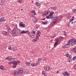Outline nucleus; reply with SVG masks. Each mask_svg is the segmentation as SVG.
<instances>
[{
  "label": "nucleus",
  "mask_w": 76,
  "mask_h": 76,
  "mask_svg": "<svg viewBox=\"0 0 76 76\" xmlns=\"http://www.w3.org/2000/svg\"><path fill=\"white\" fill-rule=\"evenodd\" d=\"M42 75H44L45 76H47V75H46V72L44 71H43L42 72Z\"/></svg>",
  "instance_id": "6ab92c4d"
},
{
  "label": "nucleus",
  "mask_w": 76,
  "mask_h": 76,
  "mask_svg": "<svg viewBox=\"0 0 76 76\" xmlns=\"http://www.w3.org/2000/svg\"><path fill=\"white\" fill-rule=\"evenodd\" d=\"M73 20H74V19L71 18L69 22H72V21H73Z\"/></svg>",
  "instance_id": "473e14b6"
},
{
  "label": "nucleus",
  "mask_w": 76,
  "mask_h": 76,
  "mask_svg": "<svg viewBox=\"0 0 76 76\" xmlns=\"http://www.w3.org/2000/svg\"><path fill=\"white\" fill-rule=\"evenodd\" d=\"M56 36V35H55L54 36H51V37H52V38H54V37H55Z\"/></svg>",
  "instance_id": "a19ab883"
},
{
  "label": "nucleus",
  "mask_w": 76,
  "mask_h": 76,
  "mask_svg": "<svg viewBox=\"0 0 76 76\" xmlns=\"http://www.w3.org/2000/svg\"><path fill=\"white\" fill-rule=\"evenodd\" d=\"M30 37H31V38H34V37H35V35L32 34V35H30Z\"/></svg>",
  "instance_id": "5701e85b"
},
{
  "label": "nucleus",
  "mask_w": 76,
  "mask_h": 76,
  "mask_svg": "<svg viewBox=\"0 0 76 76\" xmlns=\"http://www.w3.org/2000/svg\"><path fill=\"white\" fill-rule=\"evenodd\" d=\"M59 18H60V19H62V16L61 15H60L59 16Z\"/></svg>",
  "instance_id": "c9c22d12"
},
{
  "label": "nucleus",
  "mask_w": 76,
  "mask_h": 76,
  "mask_svg": "<svg viewBox=\"0 0 76 76\" xmlns=\"http://www.w3.org/2000/svg\"><path fill=\"white\" fill-rule=\"evenodd\" d=\"M31 16V18H34V15H32Z\"/></svg>",
  "instance_id": "603ef678"
},
{
  "label": "nucleus",
  "mask_w": 76,
  "mask_h": 76,
  "mask_svg": "<svg viewBox=\"0 0 76 76\" xmlns=\"http://www.w3.org/2000/svg\"><path fill=\"white\" fill-rule=\"evenodd\" d=\"M10 57H7L6 58H5V60H9V61H10Z\"/></svg>",
  "instance_id": "393cba45"
},
{
  "label": "nucleus",
  "mask_w": 76,
  "mask_h": 76,
  "mask_svg": "<svg viewBox=\"0 0 76 76\" xmlns=\"http://www.w3.org/2000/svg\"><path fill=\"white\" fill-rule=\"evenodd\" d=\"M51 10H56V7H52L51 8Z\"/></svg>",
  "instance_id": "4be33fe9"
},
{
  "label": "nucleus",
  "mask_w": 76,
  "mask_h": 76,
  "mask_svg": "<svg viewBox=\"0 0 76 76\" xmlns=\"http://www.w3.org/2000/svg\"><path fill=\"white\" fill-rule=\"evenodd\" d=\"M18 56H19V57H20V54H19V55H18Z\"/></svg>",
  "instance_id": "4d7b16f0"
},
{
  "label": "nucleus",
  "mask_w": 76,
  "mask_h": 76,
  "mask_svg": "<svg viewBox=\"0 0 76 76\" xmlns=\"http://www.w3.org/2000/svg\"><path fill=\"white\" fill-rule=\"evenodd\" d=\"M35 31H36L35 29H34L32 31V34H35Z\"/></svg>",
  "instance_id": "b1692460"
},
{
  "label": "nucleus",
  "mask_w": 76,
  "mask_h": 76,
  "mask_svg": "<svg viewBox=\"0 0 76 76\" xmlns=\"http://www.w3.org/2000/svg\"><path fill=\"white\" fill-rule=\"evenodd\" d=\"M73 60L75 61V60H76V56H74L73 58Z\"/></svg>",
  "instance_id": "7c9ffc66"
},
{
  "label": "nucleus",
  "mask_w": 76,
  "mask_h": 76,
  "mask_svg": "<svg viewBox=\"0 0 76 76\" xmlns=\"http://www.w3.org/2000/svg\"><path fill=\"white\" fill-rule=\"evenodd\" d=\"M19 30L18 28V27L16 26V28H14L12 31V34H16V35L19 34Z\"/></svg>",
  "instance_id": "20e7f679"
},
{
  "label": "nucleus",
  "mask_w": 76,
  "mask_h": 76,
  "mask_svg": "<svg viewBox=\"0 0 76 76\" xmlns=\"http://www.w3.org/2000/svg\"><path fill=\"white\" fill-rule=\"evenodd\" d=\"M66 56L68 57V58H69V62H70L72 61V56L70 55L69 54V53L66 54Z\"/></svg>",
  "instance_id": "0eeeda50"
},
{
  "label": "nucleus",
  "mask_w": 76,
  "mask_h": 76,
  "mask_svg": "<svg viewBox=\"0 0 76 76\" xmlns=\"http://www.w3.org/2000/svg\"><path fill=\"white\" fill-rule=\"evenodd\" d=\"M18 74H19V71H16L15 70L14 72V76H16V75H17Z\"/></svg>",
  "instance_id": "4468645a"
},
{
  "label": "nucleus",
  "mask_w": 76,
  "mask_h": 76,
  "mask_svg": "<svg viewBox=\"0 0 76 76\" xmlns=\"http://www.w3.org/2000/svg\"><path fill=\"white\" fill-rule=\"evenodd\" d=\"M23 10V9H21V10Z\"/></svg>",
  "instance_id": "338daca9"
},
{
  "label": "nucleus",
  "mask_w": 76,
  "mask_h": 76,
  "mask_svg": "<svg viewBox=\"0 0 76 76\" xmlns=\"http://www.w3.org/2000/svg\"><path fill=\"white\" fill-rule=\"evenodd\" d=\"M49 13L48 11H45L44 13L42 15L43 16H47V15H48Z\"/></svg>",
  "instance_id": "9d476101"
},
{
  "label": "nucleus",
  "mask_w": 76,
  "mask_h": 76,
  "mask_svg": "<svg viewBox=\"0 0 76 76\" xmlns=\"http://www.w3.org/2000/svg\"><path fill=\"white\" fill-rule=\"evenodd\" d=\"M41 35V32L39 30H38L37 32L36 38L32 40V42H36L38 41V39Z\"/></svg>",
  "instance_id": "7ed1b4c3"
},
{
  "label": "nucleus",
  "mask_w": 76,
  "mask_h": 76,
  "mask_svg": "<svg viewBox=\"0 0 76 76\" xmlns=\"http://www.w3.org/2000/svg\"><path fill=\"white\" fill-rule=\"evenodd\" d=\"M20 27L21 28H25L26 27V26H25V24H23L22 25H20Z\"/></svg>",
  "instance_id": "a211bd4d"
},
{
  "label": "nucleus",
  "mask_w": 76,
  "mask_h": 76,
  "mask_svg": "<svg viewBox=\"0 0 76 76\" xmlns=\"http://www.w3.org/2000/svg\"><path fill=\"white\" fill-rule=\"evenodd\" d=\"M4 68V67H3V66L2 65H1L0 66V69H1V68Z\"/></svg>",
  "instance_id": "f704fd0d"
},
{
  "label": "nucleus",
  "mask_w": 76,
  "mask_h": 76,
  "mask_svg": "<svg viewBox=\"0 0 76 76\" xmlns=\"http://www.w3.org/2000/svg\"><path fill=\"white\" fill-rule=\"evenodd\" d=\"M72 19H74V18H75V16H73L72 17Z\"/></svg>",
  "instance_id": "5fc2aeb1"
},
{
  "label": "nucleus",
  "mask_w": 76,
  "mask_h": 76,
  "mask_svg": "<svg viewBox=\"0 0 76 76\" xmlns=\"http://www.w3.org/2000/svg\"><path fill=\"white\" fill-rule=\"evenodd\" d=\"M29 32L28 31H22L20 32V34H28Z\"/></svg>",
  "instance_id": "f8f14e48"
},
{
  "label": "nucleus",
  "mask_w": 76,
  "mask_h": 76,
  "mask_svg": "<svg viewBox=\"0 0 76 76\" xmlns=\"http://www.w3.org/2000/svg\"><path fill=\"white\" fill-rule=\"evenodd\" d=\"M8 49L9 50H12V47L10 46H9L8 47Z\"/></svg>",
  "instance_id": "c85d7f7f"
},
{
  "label": "nucleus",
  "mask_w": 76,
  "mask_h": 76,
  "mask_svg": "<svg viewBox=\"0 0 76 76\" xmlns=\"http://www.w3.org/2000/svg\"><path fill=\"white\" fill-rule=\"evenodd\" d=\"M63 75L64 76H70V74L69 73H67V72H65L62 73Z\"/></svg>",
  "instance_id": "1a4fd4ad"
},
{
  "label": "nucleus",
  "mask_w": 76,
  "mask_h": 76,
  "mask_svg": "<svg viewBox=\"0 0 76 76\" xmlns=\"http://www.w3.org/2000/svg\"><path fill=\"white\" fill-rule=\"evenodd\" d=\"M18 74H19L20 75H22V74L23 73V70L19 69L18 70Z\"/></svg>",
  "instance_id": "9b49d317"
},
{
  "label": "nucleus",
  "mask_w": 76,
  "mask_h": 76,
  "mask_svg": "<svg viewBox=\"0 0 76 76\" xmlns=\"http://www.w3.org/2000/svg\"><path fill=\"white\" fill-rule=\"evenodd\" d=\"M1 70H5V68H1Z\"/></svg>",
  "instance_id": "e433bc0d"
},
{
  "label": "nucleus",
  "mask_w": 76,
  "mask_h": 76,
  "mask_svg": "<svg viewBox=\"0 0 76 76\" xmlns=\"http://www.w3.org/2000/svg\"><path fill=\"white\" fill-rule=\"evenodd\" d=\"M2 0H0V5L2 6L3 5V2Z\"/></svg>",
  "instance_id": "a878e982"
},
{
  "label": "nucleus",
  "mask_w": 76,
  "mask_h": 76,
  "mask_svg": "<svg viewBox=\"0 0 76 76\" xmlns=\"http://www.w3.org/2000/svg\"><path fill=\"white\" fill-rule=\"evenodd\" d=\"M39 63H39V61H38L37 62L36 64H38Z\"/></svg>",
  "instance_id": "8fccbe9b"
},
{
  "label": "nucleus",
  "mask_w": 76,
  "mask_h": 76,
  "mask_svg": "<svg viewBox=\"0 0 76 76\" xmlns=\"http://www.w3.org/2000/svg\"><path fill=\"white\" fill-rule=\"evenodd\" d=\"M58 71L57 72V73H58Z\"/></svg>",
  "instance_id": "bf43d9fd"
},
{
  "label": "nucleus",
  "mask_w": 76,
  "mask_h": 76,
  "mask_svg": "<svg viewBox=\"0 0 76 76\" xmlns=\"http://www.w3.org/2000/svg\"><path fill=\"white\" fill-rule=\"evenodd\" d=\"M4 68V67H3V66L2 65H1L0 66V69H1V68Z\"/></svg>",
  "instance_id": "72a5a7b5"
},
{
  "label": "nucleus",
  "mask_w": 76,
  "mask_h": 76,
  "mask_svg": "<svg viewBox=\"0 0 76 76\" xmlns=\"http://www.w3.org/2000/svg\"><path fill=\"white\" fill-rule=\"evenodd\" d=\"M42 60V59L41 58H39L38 59V61L39 63H40V62Z\"/></svg>",
  "instance_id": "cd10ccee"
},
{
  "label": "nucleus",
  "mask_w": 76,
  "mask_h": 76,
  "mask_svg": "<svg viewBox=\"0 0 76 76\" xmlns=\"http://www.w3.org/2000/svg\"><path fill=\"white\" fill-rule=\"evenodd\" d=\"M54 13V12H53V11H51L50 12V14L48 15L47 17V19H51V18H51V17H53L54 16H53V14Z\"/></svg>",
  "instance_id": "423d86ee"
},
{
  "label": "nucleus",
  "mask_w": 76,
  "mask_h": 76,
  "mask_svg": "<svg viewBox=\"0 0 76 76\" xmlns=\"http://www.w3.org/2000/svg\"><path fill=\"white\" fill-rule=\"evenodd\" d=\"M32 13H34L35 12V10H33V11H32Z\"/></svg>",
  "instance_id": "de8ad7c7"
},
{
  "label": "nucleus",
  "mask_w": 76,
  "mask_h": 76,
  "mask_svg": "<svg viewBox=\"0 0 76 76\" xmlns=\"http://www.w3.org/2000/svg\"><path fill=\"white\" fill-rule=\"evenodd\" d=\"M76 11V9H74L73 10L74 13H75V12Z\"/></svg>",
  "instance_id": "ea45409f"
},
{
  "label": "nucleus",
  "mask_w": 76,
  "mask_h": 76,
  "mask_svg": "<svg viewBox=\"0 0 76 76\" xmlns=\"http://www.w3.org/2000/svg\"><path fill=\"white\" fill-rule=\"evenodd\" d=\"M68 28H70L71 27L70 26L68 25Z\"/></svg>",
  "instance_id": "864d4df0"
},
{
  "label": "nucleus",
  "mask_w": 76,
  "mask_h": 76,
  "mask_svg": "<svg viewBox=\"0 0 76 76\" xmlns=\"http://www.w3.org/2000/svg\"><path fill=\"white\" fill-rule=\"evenodd\" d=\"M31 53H34V50H32V51H31Z\"/></svg>",
  "instance_id": "3c124183"
},
{
  "label": "nucleus",
  "mask_w": 76,
  "mask_h": 76,
  "mask_svg": "<svg viewBox=\"0 0 76 76\" xmlns=\"http://www.w3.org/2000/svg\"><path fill=\"white\" fill-rule=\"evenodd\" d=\"M30 62H28V61L26 62V64L27 65V66H29L30 64Z\"/></svg>",
  "instance_id": "412c9836"
},
{
  "label": "nucleus",
  "mask_w": 76,
  "mask_h": 76,
  "mask_svg": "<svg viewBox=\"0 0 76 76\" xmlns=\"http://www.w3.org/2000/svg\"><path fill=\"white\" fill-rule=\"evenodd\" d=\"M72 23V24H73V22H72V23Z\"/></svg>",
  "instance_id": "680f3d73"
},
{
  "label": "nucleus",
  "mask_w": 76,
  "mask_h": 76,
  "mask_svg": "<svg viewBox=\"0 0 76 76\" xmlns=\"http://www.w3.org/2000/svg\"><path fill=\"white\" fill-rule=\"evenodd\" d=\"M35 5L39 7H40V3L39 4L38 2H36Z\"/></svg>",
  "instance_id": "dca6fc26"
},
{
  "label": "nucleus",
  "mask_w": 76,
  "mask_h": 76,
  "mask_svg": "<svg viewBox=\"0 0 76 76\" xmlns=\"http://www.w3.org/2000/svg\"><path fill=\"white\" fill-rule=\"evenodd\" d=\"M14 48H15V47H14Z\"/></svg>",
  "instance_id": "69168bd1"
},
{
  "label": "nucleus",
  "mask_w": 76,
  "mask_h": 76,
  "mask_svg": "<svg viewBox=\"0 0 76 76\" xmlns=\"http://www.w3.org/2000/svg\"><path fill=\"white\" fill-rule=\"evenodd\" d=\"M9 34V31H4L2 32V34L4 36V35H7V34Z\"/></svg>",
  "instance_id": "6e6552de"
},
{
  "label": "nucleus",
  "mask_w": 76,
  "mask_h": 76,
  "mask_svg": "<svg viewBox=\"0 0 76 76\" xmlns=\"http://www.w3.org/2000/svg\"><path fill=\"white\" fill-rule=\"evenodd\" d=\"M48 18H50L52 19H53V22L54 24H55V23L57 22V21H58V18L57 17H55V16L49 17Z\"/></svg>",
  "instance_id": "39448f33"
},
{
  "label": "nucleus",
  "mask_w": 76,
  "mask_h": 76,
  "mask_svg": "<svg viewBox=\"0 0 76 76\" xmlns=\"http://www.w3.org/2000/svg\"><path fill=\"white\" fill-rule=\"evenodd\" d=\"M32 66H33V67L37 66V64H32Z\"/></svg>",
  "instance_id": "2f4dec72"
},
{
  "label": "nucleus",
  "mask_w": 76,
  "mask_h": 76,
  "mask_svg": "<svg viewBox=\"0 0 76 76\" xmlns=\"http://www.w3.org/2000/svg\"><path fill=\"white\" fill-rule=\"evenodd\" d=\"M67 19H69L70 18V15L69 16L67 17Z\"/></svg>",
  "instance_id": "a18cd8bd"
},
{
  "label": "nucleus",
  "mask_w": 76,
  "mask_h": 76,
  "mask_svg": "<svg viewBox=\"0 0 76 76\" xmlns=\"http://www.w3.org/2000/svg\"><path fill=\"white\" fill-rule=\"evenodd\" d=\"M31 66H32V64H31Z\"/></svg>",
  "instance_id": "052dcab7"
},
{
  "label": "nucleus",
  "mask_w": 76,
  "mask_h": 76,
  "mask_svg": "<svg viewBox=\"0 0 76 76\" xmlns=\"http://www.w3.org/2000/svg\"><path fill=\"white\" fill-rule=\"evenodd\" d=\"M23 25V23H22V22L20 21L19 23V25L20 26V25Z\"/></svg>",
  "instance_id": "c756f323"
},
{
  "label": "nucleus",
  "mask_w": 76,
  "mask_h": 76,
  "mask_svg": "<svg viewBox=\"0 0 76 76\" xmlns=\"http://www.w3.org/2000/svg\"><path fill=\"white\" fill-rule=\"evenodd\" d=\"M75 13H76V11L75 12Z\"/></svg>",
  "instance_id": "e2e57ef3"
},
{
  "label": "nucleus",
  "mask_w": 76,
  "mask_h": 76,
  "mask_svg": "<svg viewBox=\"0 0 76 76\" xmlns=\"http://www.w3.org/2000/svg\"><path fill=\"white\" fill-rule=\"evenodd\" d=\"M37 28H39V26H37L36 27Z\"/></svg>",
  "instance_id": "13d9d810"
},
{
  "label": "nucleus",
  "mask_w": 76,
  "mask_h": 76,
  "mask_svg": "<svg viewBox=\"0 0 76 76\" xmlns=\"http://www.w3.org/2000/svg\"><path fill=\"white\" fill-rule=\"evenodd\" d=\"M18 2L19 3H21V2H22V0L19 1Z\"/></svg>",
  "instance_id": "79ce46f5"
},
{
  "label": "nucleus",
  "mask_w": 76,
  "mask_h": 76,
  "mask_svg": "<svg viewBox=\"0 0 76 76\" xmlns=\"http://www.w3.org/2000/svg\"><path fill=\"white\" fill-rule=\"evenodd\" d=\"M43 22V25H46V24H48V22L47 21H46L45 22Z\"/></svg>",
  "instance_id": "aec40b11"
},
{
  "label": "nucleus",
  "mask_w": 76,
  "mask_h": 76,
  "mask_svg": "<svg viewBox=\"0 0 76 76\" xmlns=\"http://www.w3.org/2000/svg\"><path fill=\"white\" fill-rule=\"evenodd\" d=\"M48 17V16L46 18H44V19H42V20H44L45 19H47V17Z\"/></svg>",
  "instance_id": "c03bdc74"
},
{
  "label": "nucleus",
  "mask_w": 76,
  "mask_h": 76,
  "mask_svg": "<svg viewBox=\"0 0 76 76\" xmlns=\"http://www.w3.org/2000/svg\"><path fill=\"white\" fill-rule=\"evenodd\" d=\"M74 68L75 69H76V64L74 66Z\"/></svg>",
  "instance_id": "09e8293b"
},
{
  "label": "nucleus",
  "mask_w": 76,
  "mask_h": 76,
  "mask_svg": "<svg viewBox=\"0 0 76 76\" xmlns=\"http://www.w3.org/2000/svg\"><path fill=\"white\" fill-rule=\"evenodd\" d=\"M4 17H3L1 18V19H0V22H5L6 20L4 19Z\"/></svg>",
  "instance_id": "2eb2a0df"
},
{
  "label": "nucleus",
  "mask_w": 76,
  "mask_h": 76,
  "mask_svg": "<svg viewBox=\"0 0 76 76\" xmlns=\"http://www.w3.org/2000/svg\"><path fill=\"white\" fill-rule=\"evenodd\" d=\"M72 52H74V53H76V47L74 48L72 50H71Z\"/></svg>",
  "instance_id": "f3484780"
},
{
  "label": "nucleus",
  "mask_w": 76,
  "mask_h": 76,
  "mask_svg": "<svg viewBox=\"0 0 76 76\" xmlns=\"http://www.w3.org/2000/svg\"><path fill=\"white\" fill-rule=\"evenodd\" d=\"M57 44H58L57 43H56V42L54 44V47H55V46H56V45H57Z\"/></svg>",
  "instance_id": "58836bf2"
},
{
  "label": "nucleus",
  "mask_w": 76,
  "mask_h": 76,
  "mask_svg": "<svg viewBox=\"0 0 76 76\" xmlns=\"http://www.w3.org/2000/svg\"><path fill=\"white\" fill-rule=\"evenodd\" d=\"M59 42V40H58V39H56V42L58 43Z\"/></svg>",
  "instance_id": "bb28decb"
},
{
  "label": "nucleus",
  "mask_w": 76,
  "mask_h": 76,
  "mask_svg": "<svg viewBox=\"0 0 76 76\" xmlns=\"http://www.w3.org/2000/svg\"><path fill=\"white\" fill-rule=\"evenodd\" d=\"M15 18H16V17H15Z\"/></svg>",
  "instance_id": "774afa93"
},
{
  "label": "nucleus",
  "mask_w": 76,
  "mask_h": 76,
  "mask_svg": "<svg viewBox=\"0 0 76 76\" xmlns=\"http://www.w3.org/2000/svg\"><path fill=\"white\" fill-rule=\"evenodd\" d=\"M49 68H50V67L46 66L44 68V70H45V71H49V70H50Z\"/></svg>",
  "instance_id": "ddd939ff"
},
{
  "label": "nucleus",
  "mask_w": 76,
  "mask_h": 76,
  "mask_svg": "<svg viewBox=\"0 0 76 76\" xmlns=\"http://www.w3.org/2000/svg\"><path fill=\"white\" fill-rule=\"evenodd\" d=\"M75 44H76V40L75 39L72 38L70 39L68 41L67 44L65 45L63 47V48H67V45H69L70 44H71V45L73 46L74 45H75Z\"/></svg>",
  "instance_id": "f257e3e1"
},
{
  "label": "nucleus",
  "mask_w": 76,
  "mask_h": 76,
  "mask_svg": "<svg viewBox=\"0 0 76 76\" xmlns=\"http://www.w3.org/2000/svg\"><path fill=\"white\" fill-rule=\"evenodd\" d=\"M33 15H37V14L36 13V12H35L33 13Z\"/></svg>",
  "instance_id": "49530a36"
},
{
  "label": "nucleus",
  "mask_w": 76,
  "mask_h": 76,
  "mask_svg": "<svg viewBox=\"0 0 76 76\" xmlns=\"http://www.w3.org/2000/svg\"><path fill=\"white\" fill-rule=\"evenodd\" d=\"M16 58H10V61H11V62H12L13 66H12L13 68H16V66H17V64H19L20 63V62L19 61H14Z\"/></svg>",
  "instance_id": "f03ea898"
},
{
  "label": "nucleus",
  "mask_w": 76,
  "mask_h": 76,
  "mask_svg": "<svg viewBox=\"0 0 76 76\" xmlns=\"http://www.w3.org/2000/svg\"><path fill=\"white\" fill-rule=\"evenodd\" d=\"M34 2V1H32V3H33Z\"/></svg>",
  "instance_id": "0e129e2a"
},
{
  "label": "nucleus",
  "mask_w": 76,
  "mask_h": 76,
  "mask_svg": "<svg viewBox=\"0 0 76 76\" xmlns=\"http://www.w3.org/2000/svg\"><path fill=\"white\" fill-rule=\"evenodd\" d=\"M12 61H11L10 62H9L8 63V64H12Z\"/></svg>",
  "instance_id": "37998d69"
},
{
  "label": "nucleus",
  "mask_w": 76,
  "mask_h": 76,
  "mask_svg": "<svg viewBox=\"0 0 76 76\" xmlns=\"http://www.w3.org/2000/svg\"><path fill=\"white\" fill-rule=\"evenodd\" d=\"M28 35H29V36H30V37H31V35L30 34H28Z\"/></svg>",
  "instance_id": "6e6d98bb"
},
{
  "label": "nucleus",
  "mask_w": 76,
  "mask_h": 76,
  "mask_svg": "<svg viewBox=\"0 0 76 76\" xmlns=\"http://www.w3.org/2000/svg\"><path fill=\"white\" fill-rule=\"evenodd\" d=\"M46 60V58H44L43 59V61H44Z\"/></svg>",
  "instance_id": "4c0bfd02"
}]
</instances>
